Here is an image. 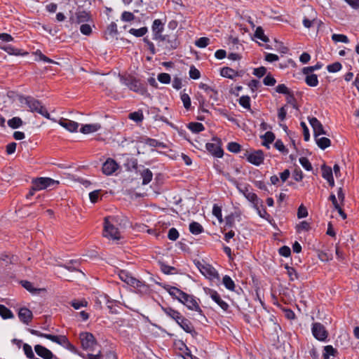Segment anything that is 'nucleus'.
I'll list each match as a JSON object with an SVG mask.
<instances>
[{"label": "nucleus", "instance_id": "obj_1", "mask_svg": "<svg viewBox=\"0 0 359 359\" xmlns=\"http://www.w3.org/2000/svg\"><path fill=\"white\" fill-rule=\"evenodd\" d=\"M161 310L170 319L173 320L184 332L191 334H196V331L191 322L186 318L180 311L170 306H161Z\"/></svg>", "mask_w": 359, "mask_h": 359}, {"label": "nucleus", "instance_id": "obj_2", "mask_svg": "<svg viewBox=\"0 0 359 359\" xmlns=\"http://www.w3.org/2000/svg\"><path fill=\"white\" fill-rule=\"evenodd\" d=\"M20 102L25 104L32 112H36L45 118L50 119V114L47 109L42 105L41 102L31 96L20 97Z\"/></svg>", "mask_w": 359, "mask_h": 359}, {"label": "nucleus", "instance_id": "obj_3", "mask_svg": "<svg viewBox=\"0 0 359 359\" xmlns=\"http://www.w3.org/2000/svg\"><path fill=\"white\" fill-rule=\"evenodd\" d=\"M116 219L114 217H107L104 218L103 236L112 240H119L121 233L118 228L115 226Z\"/></svg>", "mask_w": 359, "mask_h": 359}, {"label": "nucleus", "instance_id": "obj_4", "mask_svg": "<svg viewBox=\"0 0 359 359\" xmlns=\"http://www.w3.org/2000/svg\"><path fill=\"white\" fill-rule=\"evenodd\" d=\"M121 82L123 85L127 86L130 90L141 95L147 93V88L145 85L142 83L140 81L134 76H121Z\"/></svg>", "mask_w": 359, "mask_h": 359}, {"label": "nucleus", "instance_id": "obj_5", "mask_svg": "<svg viewBox=\"0 0 359 359\" xmlns=\"http://www.w3.org/2000/svg\"><path fill=\"white\" fill-rule=\"evenodd\" d=\"M179 44L180 43L175 35H163V38L158 41V46H161L169 51L176 49Z\"/></svg>", "mask_w": 359, "mask_h": 359}, {"label": "nucleus", "instance_id": "obj_6", "mask_svg": "<svg viewBox=\"0 0 359 359\" xmlns=\"http://www.w3.org/2000/svg\"><path fill=\"white\" fill-rule=\"evenodd\" d=\"M58 184V181L49 177H38L32 180L33 190L39 191Z\"/></svg>", "mask_w": 359, "mask_h": 359}, {"label": "nucleus", "instance_id": "obj_7", "mask_svg": "<svg viewBox=\"0 0 359 359\" xmlns=\"http://www.w3.org/2000/svg\"><path fill=\"white\" fill-rule=\"evenodd\" d=\"M236 188L238 191L244 195V196L253 204V207L255 209H258V205L262 204V201H260L257 194L250 191L248 186H244L243 187L236 183Z\"/></svg>", "mask_w": 359, "mask_h": 359}, {"label": "nucleus", "instance_id": "obj_8", "mask_svg": "<svg viewBox=\"0 0 359 359\" xmlns=\"http://www.w3.org/2000/svg\"><path fill=\"white\" fill-rule=\"evenodd\" d=\"M79 339L83 349L89 351L94 350V346L97 344V342L93 334L90 332H82L80 334Z\"/></svg>", "mask_w": 359, "mask_h": 359}, {"label": "nucleus", "instance_id": "obj_9", "mask_svg": "<svg viewBox=\"0 0 359 359\" xmlns=\"http://www.w3.org/2000/svg\"><path fill=\"white\" fill-rule=\"evenodd\" d=\"M179 302L185 305L189 310L195 311L200 313H202L201 309L192 295L184 293Z\"/></svg>", "mask_w": 359, "mask_h": 359}, {"label": "nucleus", "instance_id": "obj_10", "mask_svg": "<svg viewBox=\"0 0 359 359\" xmlns=\"http://www.w3.org/2000/svg\"><path fill=\"white\" fill-rule=\"evenodd\" d=\"M311 330L313 337L319 341H324L328 337V332L325 326L320 323H314Z\"/></svg>", "mask_w": 359, "mask_h": 359}, {"label": "nucleus", "instance_id": "obj_11", "mask_svg": "<svg viewBox=\"0 0 359 359\" xmlns=\"http://www.w3.org/2000/svg\"><path fill=\"white\" fill-rule=\"evenodd\" d=\"M30 332L34 335L46 338L61 346L65 343V339L66 336L65 335H53L50 334H45L35 330H30Z\"/></svg>", "mask_w": 359, "mask_h": 359}, {"label": "nucleus", "instance_id": "obj_12", "mask_svg": "<svg viewBox=\"0 0 359 359\" xmlns=\"http://www.w3.org/2000/svg\"><path fill=\"white\" fill-rule=\"evenodd\" d=\"M245 156L248 161L255 165H261L264 158V153L262 150H257L250 154L246 153Z\"/></svg>", "mask_w": 359, "mask_h": 359}, {"label": "nucleus", "instance_id": "obj_13", "mask_svg": "<svg viewBox=\"0 0 359 359\" xmlns=\"http://www.w3.org/2000/svg\"><path fill=\"white\" fill-rule=\"evenodd\" d=\"M118 276L121 280L126 283L127 284L133 286V287H140L142 283L140 280L136 279L135 278H133L130 276V274L124 270L120 271L118 273Z\"/></svg>", "mask_w": 359, "mask_h": 359}, {"label": "nucleus", "instance_id": "obj_14", "mask_svg": "<svg viewBox=\"0 0 359 359\" xmlns=\"http://www.w3.org/2000/svg\"><path fill=\"white\" fill-rule=\"evenodd\" d=\"M151 29L154 40L158 41L161 38H163L162 32L164 29V25L161 20L156 19L153 22Z\"/></svg>", "mask_w": 359, "mask_h": 359}, {"label": "nucleus", "instance_id": "obj_15", "mask_svg": "<svg viewBox=\"0 0 359 359\" xmlns=\"http://www.w3.org/2000/svg\"><path fill=\"white\" fill-rule=\"evenodd\" d=\"M118 168V163L112 158H109L102 165V172L106 175H111Z\"/></svg>", "mask_w": 359, "mask_h": 359}, {"label": "nucleus", "instance_id": "obj_16", "mask_svg": "<svg viewBox=\"0 0 359 359\" xmlns=\"http://www.w3.org/2000/svg\"><path fill=\"white\" fill-rule=\"evenodd\" d=\"M213 141H216V143L208 142L205 145L206 149L214 156L221 158L223 156V150L219 145V142L216 139H213Z\"/></svg>", "mask_w": 359, "mask_h": 359}, {"label": "nucleus", "instance_id": "obj_17", "mask_svg": "<svg viewBox=\"0 0 359 359\" xmlns=\"http://www.w3.org/2000/svg\"><path fill=\"white\" fill-rule=\"evenodd\" d=\"M309 16L303 19V25L306 28H310L317 22V13L312 7L309 8Z\"/></svg>", "mask_w": 359, "mask_h": 359}, {"label": "nucleus", "instance_id": "obj_18", "mask_svg": "<svg viewBox=\"0 0 359 359\" xmlns=\"http://www.w3.org/2000/svg\"><path fill=\"white\" fill-rule=\"evenodd\" d=\"M91 20V16L88 12L86 11H79L75 13V18L72 20L76 24H84Z\"/></svg>", "mask_w": 359, "mask_h": 359}, {"label": "nucleus", "instance_id": "obj_19", "mask_svg": "<svg viewBox=\"0 0 359 359\" xmlns=\"http://www.w3.org/2000/svg\"><path fill=\"white\" fill-rule=\"evenodd\" d=\"M58 123L68 131L73 133L77 131L79 123L67 118H61Z\"/></svg>", "mask_w": 359, "mask_h": 359}, {"label": "nucleus", "instance_id": "obj_20", "mask_svg": "<svg viewBox=\"0 0 359 359\" xmlns=\"http://www.w3.org/2000/svg\"><path fill=\"white\" fill-rule=\"evenodd\" d=\"M322 170V177L327 181L331 187L334 186V180L333 178V172L332 170L330 167L327 166L325 165H322L321 167Z\"/></svg>", "mask_w": 359, "mask_h": 359}, {"label": "nucleus", "instance_id": "obj_21", "mask_svg": "<svg viewBox=\"0 0 359 359\" xmlns=\"http://www.w3.org/2000/svg\"><path fill=\"white\" fill-rule=\"evenodd\" d=\"M18 317L22 323L28 325L33 318V314L29 309L27 308H21L18 312Z\"/></svg>", "mask_w": 359, "mask_h": 359}, {"label": "nucleus", "instance_id": "obj_22", "mask_svg": "<svg viewBox=\"0 0 359 359\" xmlns=\"http://www.w3.org/2000/svg\"><path fill=\"white\" fill-rule=\"evenodd\" d=\"M34 350L36 354L43 359H51L53 356L52 352L41 345H36Z\"/></svg>", "mask_w": 359, "mask_h": 359}, {"label": "nucleus", "instance_id": "obj_23", "mask_svg": "<svg viewBox=\"0 0 359 359\" xmlns=\"http://www.w3.org/2000/svg\"><path fill=\"white\" fill-rule=\"evenodd\" d=\"M210 294L213 301H215L222 309L224 311H227L229 308V305L226 302L222 299L220 295L217 293V292L215 290H210Z\"/></svg>", "mask_w": 359, "mask_h": 359}, {"label": "nucleus", "instance_id": "obj_24", "mask_svg": "<svg viewBox=\"0 0 359 359\" xmlns=\"http://www.w3.org/2000/svg\"><path fill=\"white\" fill-rule=\"evenodd\" d=\"M101 128V125L98 123H90L82 126L80 132L83 134L95 133Z\"/></svg>", "mask_w": 359, "mask_h": 359}, {"label": "nucleus", "instance_id": "obj_25", "mask_svg": "<svg viewBox=\"0 0 359 359\" xmlns=\"http://www.w3.org/2000/svg\"><path fill=\"white\" fill-rule=\"evenodd\" d=\"M199 88L203 90L206 94L209 96V97L214 101H217V91L215 89L212 88L210 86L205 83H201L199 84Z\"/></svg>", "mask_w": 359, "mask_h": 359}, {"label": "nucleus", "instance_id": "obj_26", "mask_svg": "<svg viewBox=\"0 0 359 359\" xmlns=\"http://www.w3.org/2000/svg\"><path fill=\"white\" fill-rule=\"evenodd\" d=\"M220 74L223 77L231 79L237 76H241V74L239 72L228 67L222 68L220 70Z\"/></svg>", "mask_w": 359, "mask_h": 359}, {"label": "nucleus", "instance_id": "obj_27", "mask_svg": "<svg viewBox=\"0 0 359 359\" xmlns=\"http://www.w3.org/2000/svg\"><path fill=\"white\" fill-rule=\"evenodd\" d=\"M200 271L205 276H208L210 278L215 277L217 272L214 268L210 266V265H201L198 266Z\"/></svg>", "mask_w": 359, "mask_h": 359}, {"label": "nucleus", "instance_id": "obj_28", "mask_svg": "<svg viewBox=\"0 0 359 359\" xmlns=\"http://www.w3.org/2000/svg\"><path fill=\"white\" fill-rule=\"evenodd\" d=\"M140 175L142 178L143 185L148 184L152 180L153 174L149 168H143V170L140 171Z\"/></svg>", "mask_w": 359, "mask_h": 359}, {"label": "nucleus", "instance_id": "obj_29", "mask_svg": "<svg viewBox=\"0 0 359 359\" xmlns=\"http://www.w3.org/2000/svg\"><path fill=\"white\" fill-rule=\"evenodd\" d=\"M261 138L264 140L262 145L269 149V144L272 143L275 140V135L271 131L266 132L264 135L261 136Z\"/></svg>", "mask_w": 359, "mask_h": 359}, {"label": "nucleus", "instance_id": "obj_30", "mask_svg": "<svg viewBox=\"0 0 359 359\" xmlns=\"http://www.w3.org/2000/svg\"><path fill=\"white\" fill-rule=\"evenodd\" d=\"M306 83L311 87H316L318 85V76L315 74H304Z\"/></svg>", "mask_w": 359, "mask_h": 359}, {"label": "nucleus", "instance_id": "obj_31", "mask_svg": "<svg viewBox=\"0 0 359 359\" xmlns=\"http://www.w3.org/2000/svg\"><path fill=\"white\" fill-rule=\"evenodd\" d=\"M189 231L194 235H198L203 232L204 229L201 224L197 222H192L189 224Z\"/></svg>", "mask_w": 359, "mask_h": 359}, {"label": "nucleus", "instance_id": "obj_32", "mask_svg": "<svg viewBox=\"0 0 359 359\" xmlns=\"http://www.w3.org/2000/svg\"><path fill=\"white\" fill-rule=\"evenodd\" d=\"M315 140H316L317 145L321 149H325L326 148L329 147L331 144V141L327 137H319V136H317V137H315Z\"/></svg>", "mask_w": 359, "mask_h": 359}, {"label": "nucleus", "instance_id": "obj_33", "mask_svg": "<svg viewBox=\"0 0 359 359\" xmlns=\"http://www.w3.org/2000/svg\"><path fill=\"white\" fill-rule=\"evenodd\" d=\"M147 32H148V29L147 27H142L140 29L131 28L129 30V33L136 37L143 36L144 35H145L147 33Z\"/></svg>", "mask_w": 359, "mask_h": 359}, {"label": "nucleus", "instance_id": "obj_34", "mask_svg": "<svg viewBox=\"0 0 359 359\" xmlns=\"http://www.w3.org/2000/svg\"><path fill=\"white\" fill-rule=\"evenodd\" d=\"M128 118L130 120L134 121L136 123L142 122L144 119V115L142 111L139 110L137 111H134L132 113H130L128 115Z\"/></svg>", "mask_w": 359, "mask_h": 359}, {"label": "nucleus", "instance_id": "obj_35", "mask_svg": "<svg viewBox=\"0 0 359 359\" xmlns=\"http://www.w3.org/2000/svg\"><path fill=\"white\" fill-rule=\"evenodd\" d=\"M188 128L193 133H198L205 130V127L201 123L191 122L189 124Z\"/></svg>", "mask_w": 359, "mask_h": 359}, {"label": "nucleus", "instance_id": "obj_36", "mask_svg": "<svg viewBox=\"0 0 359 359\" xmlns=\"http://www.w3.org/2000/svg\"><path fill=\"white\" fill-rule=\"evenodd\" d=\"M169 294L173 297L174 298L177 299L178 301L180 300L181 297H183L185 292L182 291L181 290L178 289L176 287H171L168 290Z\"/></svg>", "mask_w": 359, "mask_h": 359}, {"label": "nucleus", "instance_id": "obj_37", "mask_svg": "<svg viewBox=\"0 0 359 359\" xmlns=\"http://www.w3.org/2000/svg\"><path fill=\"white\" fill-rule=\"evenodd\" d=\"M222 283L225 287L229 290L233 291L235 289V283L229 276H224L222 279Z\"/></svg>", "mask_w": 359, "mask_h": 359}, {"label": "nucleus", "instance_id": "obj_38", "mask_svg": "<svg viewBox=\"0 0 359 359\" xmlns=\"http://www.w3.org/2000/svg\"><path fill=\"white\" fill-rule=\"evenodd\" d=\"M22 125V121L19 117H13L8 121V126L13 129L18 128Z\"/></svg>", "mask_w": 359, "mask_h": 359}, {"label": "nucleus", "instance_id": "obj_39", "mask_svg": "<svg viewBox=\"0 0 359 359\" xmlns=\"http://www.w3.org/2000/svg\"><path fill=\"white\" fill-rule=\"evenodd\" d=\"M69 304L76 310L80 309L82 307H86L88 306V302L85 299H74Z\"/></svg>", "mask_w": 359, "mask_h": 359}, {"label": "nucleus", "instance_id": "obj_40", "mask_svg": "<svg viewBox=\"0 0 359 359\" xmlns=\"http://www.w3.org/2000/svg\"><path fill=\"white\" fill-rule=\"evenodd\" d=\"M0 316L4 319L11 318L13 317L11 310L1 304H0Z\"/></svg>", "mask_w": 359, "mask_h": 359}, {"label": "nucleus", "instance_id": "obj_41", "mask_svg": "<svg viewBox=\"0 0 359 359\" xmlns=\"http://www.w3.org/2000/svg\"><path fill=\"white\" fill-rule=\"evenodd\" d=\"M255 36L264 42H268L269 41V38L264 34V30L261 27H257Z\"/></svg>", "mask_w": 359, "mask_h": 359}, {"label": "nucleus", "instance_id": "obj_42", "mask_svg": "<svg viewBox=\"0 0 359 359\" xmlns=\"http://www.w3.org/2000/svg\"><path fill=\"white\" fill-rule=\"evenodd\" d=\"M0 260L6 262L7 264H14L18 260V258L13 255L2 253L0 255Z\"/></svg>", "mask_w": 359, "mask_h": 359}, {"label": "nucleus", "instance_id": "obj_43", "mask_svg": "<svg viewBox=\"0 0 359 359\" xmlns=\"http://www.w3.org/2000/svg\"><path fill=\"white\" fill-rule=\"evenodd\" d=\"M323 67V65L320 62H318L314 66L305 67L302 69V73L304 74H313V72L320 69Z\"/></svg>", "mask_w": 359, "mask_h": 359}, {"label": "nucleus", "instance_id": "obj_44", "mask_svg": "<svg viewBox=\"0 0 359 359\" xmlns=\"http://www.w3.org/2000/svg\"><path fill=\"white\" fill-rule=\"evenodd\" d=\"M324 359H330V355H334L337 353V350L334 349L332 346L327 345L324 347Z\"/></svg>", "mask_w": 359, "mask_h": 359}, {"label": "nucleus", "instance_id": "obj_45", "mask_svg": "<svg viewBox=\"0 0 359 359\" xmlns=\"http://www.w3.org/2000/svg\"><path fill=\"white\" fill-rule=\"evenodd\" d=\"M239 104L245 109H250V98L248 95L241 96L238 100Z\"/></svg>", "mask_w": 359, "mask_h": 359}, {"label": "nucleus", "instance_id": "obj_46", "mask_svg": "<svg viewBox=\"0 0 359 359\" xmlns=\"http://www.w3.org/2000/svg\"><path fill=\"white\" fill-rule=\"evenodd\" d=\"M145 143L152 147H165V145L163 142H158L155 139L147 138Z\"/></svg>", "mask_w": 359, "mask_h": 359}, {"label": "nucleus", "instance_id": "obj_47", "mask_svg": "<svg viewBox=\"0 0 359 359\" xmlns=\"http://www.w3.org/2000/svg\"><path fill=\"white\" fill-rule=\"evenodd\" d=\"M332 39L334 42H342L345 43H348L349 42L348 37L344 34H333L332 35Z\"/></svg>", "mask_w": 359, "mask_h": 359}, {"label": "nucleus", "instance_id": "obj_48", "mask_svg": "<svg viewBox=\"0 0 359 359\" xmlns=\"http://www.w3.org/2000/svg\"><path fill=\"white\" fill-rule=\"evenodd\" d=\"M285 269H287V273L289 276L290 280L293 281L298 279L299 275L294 268L285 266Z\"/></svg>", "mask_w": 359, "mask_h": 359}, {"label": "nucleus", "instance_id": "obj_49", "mask_svg": "<svg viewBox=\"0 0 359 359\" xmlns=\"http://www.w3.org/2000/svg\"><path fill=\"white\" fill-rule=\"evenodd\" d=\"M342 65L340 62H336L331 65H327V69L329 72L335 73L341 70Z\"/></svg>", "mask_w": 359, "mask_h": 359}, {"label": "nucleus", "instance_id": "obj_50", "mask_svg": "<svg viewBox=\"0 0 359 359\" xmlns=\"http://www.w3.org/2000/svg\"><path fill=\"white\" fill-rule=\"evenodd\" d=\"M212 214L217 217L218 221L221 223L223 222L222 209L219 206L215 204L212 208Z\"/></svg>", "mask_w": 359, "mask_h": 359}, {"label": "nucleus", "instance_id": "obj_51", "mask_svg": "<svg viewBox=\"0 0 359 359\" xmlns=\"http://www.w3.org/2000/svg\"><path fill=\"white\" fill-rule=\"evenodd\" d=\"M181 100L183 103L184 107L189 110L191 107V99L188 94L187 93H182L181 95Z\"/></svg>", "mask_w": 359, "mask_h": 359}, {"label": "nucleus", "instance_id": "obj_52", "mask_svg": "<svg viewBox=\"0 0 359 359\" xmlns=\"http://www.w3.org/2000/svg\"><path fill=\"white\" fill-rule=\"evenodd\" d=\"M210 42V39L208 37H201L195 42V45L198 48H205Z\"/></svg>", "mask_w": 359, "mask_h": 359}, {"label": "nucleus", "instance_id": "obj_53", "mask_svg": "<svg viewBox=\"0 0 359 359\" xmlns=\"http://www.w3.org/2000/svg\"><path fill=\"white\" fill-rule=\"evenodd\" d=\"M227 149L233 153H238L241 151V145L235 142H231L228 144Z\"/></svg>", "mask_w": 359, "mask_h": 359}, {"label": "nucleus", "instance_id": "obj_54", "mask_svg": "<svg viewBox=\"0 0 359 359\" xmlns=\"http://www.w3.org/2000/svg\"><path fill=\"white\" fill-rule=\"evenodd\" d=\"M121 19L123 22H131L135 19V15L133 13L124 11L121 14Z\"/></svg>", "mask_w": 359, "mask_h": 359}, {"label": "nucleus", "instance_id": "obj_55", "mask_svg": "<svg viewBox=\"0 0 359 359\" xmlns=\"http://www.w3.org/2000/svg\"><path fill=\"white\" fill-rule=\"evenodd\" d=\"M299 161L300 164L302 165V167L304 169H306L308 171L312 170V165L307 158L301 157Z\"/></svg>", "mask_w": 359, "mask_h": 359}, {"label": "nucleus", "instance_id": "obj_56", "mask_svg": "<svg viewBox=\"0 0 359 359\" xmlns=\"http://www.w3.org/2000/svg\"><path fill=\"white\" fill-rule=\"evenodd\" d=\"M274 147L276 149L283 154H287L288 150L285 148L283 142L280 140H277L274 144Z\"/></svg>", "mask_w": 359, "mask_h": 359}, {"label": "nucleus", "instance_id": "obj_57", "mask_svg": "<svg viewBox=\"0 0 359 359\" xmlns=\"http://www.w3.org/2000/svg\"><path fill=\"white\" fill-rule=\"evenodd\" d=\"M179 232L175 228H171L168 231V238L172 241H176L179 238Z\"/></svg>", "mask_w": 359, "mask_h": 359}, {"label": "nucleus", "instance_id": "obj_58", "mask_svg": "<svg viewBox=\"0 0 359 359\" xmlns=\"http://www.w3.org/2000/svg\"><path fill=\"white\" fill-rule=\"evenodd\" d=\"M296 229L297 232H301L302 231H307L310 229V224L309 222L303 221L297 225Z\"/></svg>", "mask_w": 359, "mask_h": 359}, {"label": "nucleus", "instance_id": "obj_59", "mask_svg": "<svg viewBox=\"0 0 359 359\" xmlns=\"http://www.w3.org/2000/svg\"><path fill=\"white\" fill-rule=\"evenodd\" d=\"M158 80L162 83H169L170 82V76L167 73H161L158 75Z\"/></svg>", "mask_w": 359, "mask_h": 359}, {"label": "nucleus", "instance_id": "obj_60", "mask_svg": "<svg viewBox=\"0 0 359 359\" xmlns=\"http://www.w3.org/2000/svg\"><path fill=\"white\" fill-rule=\"evenodd\" d=\"M81 32L86 36H89L92 33V28L90 25L84 23L80 27Z\"/></svg>", "mask_w": 359, "mask_h": 359}, {"label": "nucleus", "instance_id": "obj_61", "mask_svg": "<svg viewBox=\"0 0 359 359\" xmlns=\"http://www.w3.org/2000/svg\"><path fill=\"white\" fill-rule=\"evenodd\" d=\"M107 32L113 37L118 34L117 25L114 22H111L108 26Z\"/></svg>", "mask_w": 359, "mask_h": 359}, {"label": "nucleus", "instance_id": "obj_62", "mask_svg": "<svg viewBox=\"0 0 359 359\" xmlns=\"http://www.w3.org/2000/svg\"><path fill=\"white\" fill-rule=\"evenodd\" d=\"M263 83L265 86H273L276 84V80L271 74H268L264 79Z\"/></svg>", "mask_w": 359, "mask_h": 359}, {"label": "nucleus", "instance_id": "obj_63", "mask_svg": "<svg viewBox=\"0 0 359 359\" xmlns=\"http://www.w3.org/2000/svg\"><path fill=\"white\" fill-rule=\"evenodd\" d=\"M307 215H308V211H307L306 208L305 206H304L303 205H301L299 207L298 210H297V217L299 219H301V218L307 217Z\"/></svg>", "mask_w": 359, "mask_h": 359}, {"label": "nucleus", "instance_id": "obj_64", "mask_svg": "<svg viewBox=\"0 0 359 359\" xmlns=\"http://www.w3.org/2000/svg\"><path fill=\"white\" fill-rule=\"evenodd\" d=\"M276 91L278 93L287 95L290 94V90L285 84H279L276 87Z\"/></svg>", "mask_w": 359, "mask_h": 359}]
</instances>
